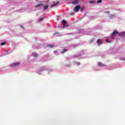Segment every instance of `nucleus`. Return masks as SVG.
<instances>
[{"mask_svg": "<svg viewBox=\"0 0 125 125\" xmlns=\"http://www.w3.org/2000/svg\"><path fill=\"white\" fill-rule=\"evenodd\" d=\"M96 2V1H95V0H91L89 1V3H95Z\"/></svg>", "mask_w": 125, "mask_h": 125, "instance_id": "obj_13", "label": "nucleus"}, {"mask_svg": "<svg viewBox=\"0 0 125 125\" xmlns=\"http://www.w3.org/2000/svg\"><path fill=\"white\" fill-rule=\"evenodd\" d=\"M98 66H106L105 64H104L103 63H101V62H99L98 63Z\"/></svg>", "mask_w": 125, "mask_h": 125, "instance_id": "obj_7", "label": "nucleus"}, {"mask_svg": "<svg viewBox=\"0 0 125 125\" xmlns=\"http://www.w3.org/2000/svg\"><path fill=\"white\" fill-rule=\"evenodd\" d=\"M58 3H59V1H57L56 3L51 5V7H53L54 6H56V5H57Z\"/></svg>", "mask_w": 125, "mask_h": 125, "instance_id": "obj_6", "label": "nucleus"}, {"mask_svg": "<svg viewBox=\"0 0 125 125\" xmlns=\"http://www.w3.org/2000/svg\"><path fill=\"white\" fill-rule=\"evenodd\" d=\"M81 11H83V9H81Z\"/></svg>", "mask_w": 125, "mask_h": 125, "instance_id": "obj_25", "label": "nucleus"}, {"mask_svg": "<svg viewBox=\"0 0 125 125\" xmlns=\"http://www.w3.org/2000/svg\"><path fill=\"white\" fill-rule=\"evenodd\" d=\"M78 65H80L81 63H80V62H78L76 63Z\"/></svg>", "mask_w": 125, "mask_h": 125, "instance_id": "obj_22", "label": "nucleus"}, {"mask_svg": "<svg viewBox=\"0 0 125 125\" xmlns=\"http://www.w3.org/2000/svg\"><path fill=\"white\" fill-rule=\"evenodd\" d=\"M49 7V5L44 6V10H46V9H48Z\"/></svg>", "mask_w": 125, "mask_h": 125, "instance_id": "obj_12", "label": "nucleus"}, {"mask_svg": "<svg viewBox=\"0 0 125 125\" xmlns=\"http://www.w3.org/2000/svg\"><path fill=\"white\" fill-rule=\"evenodd\" d=\"M62 23L63 26H66V23H67V21L63 20L62 21Z\"/></svg>", "mask_w": 125, "mask_h": 125, "instance_id": "obj_8", "label": "nucleus"}, {"mask_svg": "<svg viewBox=\"0 0 125 125\" xmlns=\"http://www.w3.org/2000/svg\"><path fill=\"white\" fill-rule=\"evenodd\" d=\"M43 19H44V18H43V17L41 18L39 20V22H41V21H42V20H43Z\"/></svg>", "mask_w": 125, "mask_h": 125, "instance_id": "obj_14", "label": "nucleus"}, {"mask_svg": "<svg viewBox=\"0 0 125 125\" xmlns=\"http://www.w3.org/2000/svg\"><path fill=\"white\" fill-rule=\"evenodd\" d=\"M78 1L77 0H75V1L72 2V3L73 4H77L78 3Z\"/></svg>", "mask_w": 125, "mask_h": 125, "instance_id": "obj_11", "label": "nucleus"}, {"mask_svg": "<svg viewBox=\"0 0 125 125\" xmlns=\"http://www.w3.org/2000/svg\"><path fill=\"white\" fill-rule=\"evenodd\" d=\"M105 42H110V41L109 40V39H106L105 40Z\"/></svg>", "mask_w": 125, "mask_h": 125, "instance_id": "obj_19", "label": "nucleus"}, {"mask_svg": "<svg viewBox=\"0 0 125 125\" xmlns=\"http://www.w3.org/2000/svg\"><path fill=\"white\" fill-rule=\"evenodd\" d=\"M20 64V62H15V63H13L11 65V67H15L16 66H18L19 64Z\"/></svg>", "mask_w": 125, "mask_h": 125, "instance_id": "obj_4", "label": "nucleus"}, {"mask_svg": "<svg viewBox=\"0 0 125 125\" xmlns=\"http://www.w3.org/2000/svg\"><path fill=\"white\" fill-rule=\"evenodd\" d=\"M37 0V1H38V0Z\"/></svg>", "mask_w": 125, "mask_h": 125, "instance_id": "obj_26", "label": "nucleus"}, {"mask_svg": "<svg viewBox=\"0 0 125 125\" xmlns=\"http://www.w3.org/2000/svg\"><path fill=\"white\" fill-rule=\"evenodd\" d=\"M54 52H57V51H54Z\"/></svg>", "mask_w": 125, "mask_h": 125, "instance_id": "obj_24", "label": "nucleus"}, {"mask_svg": "<svg viewBox=\"0 0 125 125\" xmlns=\"http://www.w3.org/2000/svg\"><path fill=\"white\" fill-rule=\"evenodd\" d=\"M97 43L98 46H99L101 44H102V43H103V42H102V40L99 39L97 40Z\"/></svg>", "mask_w": 125, "mask_h": 125, "instance_id": "obj_3", "label": "nucleus"}, {"mask_svg": "<svg viewBox=\"0 0 125 125\" xmlns=\"http://www.w3.org/2000/svg\"><path fill=\"white\" fill-rule=\"evenodd\" d=\"M5 52H8V50H5Z\"/></svg>", "mask_w": 125, "mask_h": 125, "instance_id": "obj_23", "label": "nucleus"}, {"mask_svg": "<svg viewBox=\"0 0 125 125\" xmlns=\"http://www.w3.org/2000/svg\"><path fill=\"white\" fill-rule=\"evenodd\" d=\"M37 56H38V54H35L34 55V57H37Z\"/></svg>", "mask_w": 125, "mask_h": 125, "instance_id": "obj_21", "label": "nucleus"}, {"mask_svg": "<svg viewBox=\"0 0 125 125\" xmlns=\"http://www.w3.org/2000/svg\"><path fill=\"white\" fill-rule=\"evenodd\" d=\"M67 51V49H64L61 52L62 54L65 53Z\"/></svg>", "mask_w": 125, "mask_h": 125, "instance_id": "obj_15", "label": "nucleus"}, {"mask_svg": "<svg viewBox=\"0 0 125 125\" xmlns=\"http://www.w3.org/2000/svg\"><path fill=\"white\" fill-rule=\"evenodd\" d=\"M6 44V42H1V45H5Z\"/></svg>", "mask_w": 125, "mask_h": 125, "instance_id": "obj_17", "label": "nucleus"}, {"mask_svg": "<svg viewBox=\"0 0 125 125\" xmlns=\"http://www.w3.org/2000/svg\"><path fill=\"white\" fill-rule=\"evenodd\" d=\"M42 5H43V3H40V4H37L35 7H40V6H42Z\"/></svg>", "mask_w": 125, "mask_h": 125, "instance_id": "obj_9", "label": "nucleus"}, {"mask_svg": "<svg viewBox=\"0 0 125 125\" xmlns=\"http://www.w3.org/2000/svg\"><path fill=\"white\" fill-rule=\"evenodd\" d=\"M102 2V0H99L97 1L98 3H100Z\"/></svg>", "mask_w": 125, "mask_h": 125, "instance_id": "obj_18", "label": "nucleus"}, {"mask_svg": "<svg viewBox=\"0 0 125 125\" xmlns=\"http://www.w3.org/2000/svg\"><path fill=\"white\" fill-rule=\"evenodd\" d=\"M47 47H50V48H52L54 46V45L52 44H48L46 45Z\"/></svg>", "mask_w": 125, "mask_h": 125, "instance_id": "obj_10", "label": "nucleus"}, {"mask_svg": "<svg viewBox=\"0 0 125 125\" xmlns=\"http://www.w3.org/2000/svg\"><path fill=\"white\" fill-rule=\"evenodd\" d=\"M117 34H119V36H120V37H125V32L119 33L118 31L115 30L112 33V34H111V39H114V38H115V36H116V35H117Z\"/></svg>", "mask_w": 125, "mask_h": 125, "instance_id": "obj_1", "label": "nucleus"}, {"mask_svg": "<svg viewBox=\"0 0 125 125\" xmlns=\"http://www.w3.org/2000/svg\"><path fill=\"white\" fill-rule=\"evenodd\" d=\"M108 17H109L110 19H113V18H115V17H116V15L109 14V16H108Z\"/></svg>", "mask_w": 125, "mask_h": 125, "instance_id": "obj_5", "label": "nucleus"}, {"mask_svg": "<svg viewBox=\"0 0 125 125\" xmlns=\"http://www.w3.org/2000/svg\"><path fill=\"white\" fill-rule=\"evenodd\" d=\"M105 13H110V12L109 11H105L104 12Z\"/></svg>", "mask_w": 125, "mask_h": 125, "instance_id": "obj_20", "label": "nucleus"}, {"mask_svg": "<svg viewBox=\"0 0 125 125\" xmlns=\"http://www.w3.org/2000/svg\"><path fill=\"white\" fill-rule=\"evenodd\" d=\"M80 8H81V6L80 5H78L74 8L73 10L75 12H78V11L80 10Z\"/></svg>", "mask_w": 125, "mask_h": 125, "instance_id": "obj_2", "label": "nucleus"}, {"mask_svg": "<svg viewBox=\"0 0 125 125\" xmlns=\"http://www.w3.org/2000/svg\"><path fill=\"white\" fill-rule=\"evenodd\" d=\"M94 42V39H91L89 41V43H92Z\"/></svg>", "mask_w": 125, "mask_h": 125, "instance_id": "obj_16", "label": "nucleus"}]
</instances>
